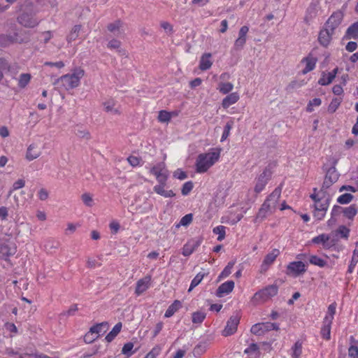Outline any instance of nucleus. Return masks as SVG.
Masks as SVG:
<instances>
[{
	"instance_id": "obj_8",
	"label": "nucleus",
	"mask_w": 358,
	"mask_h": 358,
	"mask_svg": "<svg viewBox=\"0 0 358 358\" xmlns=\"http://www.w3.org/2000/svg\"><path fill=\"white\" fill-rule=\"evenodd\" d=\"M17 248L15 243L8 240H0V257L7 258L15 254Z\"/></svg>"
},
{
	"instance_id": "obj_47",
	"label": "nucleus",
	"mask_w": 358,
	"mask_h": 358,
	"mask_svg": "<svg viewBox=\"0 0 358 358\" xmlns=\"http://www.w3.org/2000/svg\"><path fill=\"white\" fill-rule=\"evenodd\" d=\"M225 229L226 227L222 225L217 226L213 229V233L218 235L217 241H221L225 238Z\"/></svg>"
},
{
	"instance_id": "obj_37",
	"label": "nucleus",
	"mask_w": 358,
	"mask_h": 358,
	"mask_svg": "<svg viewBox=\"0 0 358 358\" xmlns=\"http://www.w3.org/2000/svg\"><path fill=\"white\" fill-rule=\"evenodd\" d=\"M181 307V303L176 300L166 310L164 317H170Z\"/></svg>"
},
{
	"instance_id": "obj_6",
	"label": "nucleus",
	"mask_w": 358,
	"mask_h": 358,
	"mask_svg": "<svg viewBox=\"0 0 358 358\" xmlns=\"http://www.w3.org/2000/svg\"><path fill=\"white\" fill-rule=\"evenodd\" d=\"M150 173L155 176L157 182H166L169 171L164 162H159L150 169Z\"/></svg>"
},
{
	"instance_id": "obj_58",
	"label": "nucleus",
	"mask_w": 358,
	"mask_h": 358,
	"mask_svg": "<svg viewBox=\"0 0 358 358\" xmlns=\"http://www.w3.org/2000/svg\"><path fill=\"white\" fill-rule=\"evenodd\" d=\"M193 189V183L191 181L186 182L183 184L181 192L184 196L187 195Z\"/></svg>"
},
{
	"instance_id": "obj_50",
	"label": "nucleus",
	"mask_w": 358,
	"mask_h": 358,
	"mask_svg": "<svg viewBox=\"0 0 358 358\" xmlns=\"http://www.w3.org/2000/svg\"><path fill=\"white\" fill-rule=\"evenodd\" d=\"M353 199V196L351 194L345 193L339 196L337 199V202L341 204L349 203Z\"/></svg>"
},
{
	"instance_id": "obj_19",
	"label": "nucleus",
	"mask_w": 358,
	"mask_h": 358,
	"mask_svg": "<svg viewBox=\"0 0 358 358\" xmlns=\"http://www.w3.org/2000/svg\"><path fill=\"white\" fill-rule=\"evenodd\" d=\"M150 282L151 277L150 275L145 276V278L138 280L136 282L135 293L137 295L143 294L150 287Z\"/></svg>"
},
{
	"instance_id": "obj_44",
	"label": "nucleus",
	"mask_w": 358,
	"mask_h": 358,
	"mask_svg": "<svg viewBox=\"0 0 358 358\" xmlns=\"http://www.w3.org/2000/svg\"><path fill=\"white\" fill-rule=\"evenodd\" d=\"M235 264V261H231L228 263V264L225 266L224 270L221 272L219 275L220 279L225 278L228 277L231 273V270Z\"/></svg>"
},
{
	"instance_id": "obj_21",
	"label": "nucleus",
	"mask_w": 358,
	"mask_h": 358,
	"mask_svg": "<svg viewBox=\"0 0 358 358\" xmlns=\"http://www.w3.org/2000/svg\"><path fill=\"white\" fill-rule=\"evenodd\" d=\"M116 101L114 99H108L103 103L104 110L113 115H120L121 109L120 106H116Z\"/></svg>"
},
{
	"instance_id": "obj_45",
	"label": "nucleus",
	"mask_w": 358,
	"mask_h": 358,
	"mask_svg": "<svg viewBox=\"0 0 358 358\" xmlns=\"http://www.w3.org/2000/svg\"><path fill=\"white\" fill-rule=\"evenodd\" d=\"M341 101L342 98L333 99L328 106V112L330 113H334L341 105Z\"/></svg>"
},
{
	"instance_id": "obj_27",
	"label": "nucleus",
	"mask_w": 358,
	"mask_h": 358,
	"mask_svg": "<svg viewBox=\"0 0 358 358\" xmlns=\"http://www.w3.org/2000/svg\"><path fill=\"white\" fill-rule=\"evenodd\" d=\"M211 57L210 53H205L201 56L199 62V68L201 70L206 71L211 67L213 64Z\"/></svg>"
},
{
	"instance_id": "obj_42",
	"label": "nucleus",
	"mask_w": 358,
	"mask_h": 358,
	"mask_svg": "<svg viewBox=\"0 0 358 358\" xmlns=\"http://www.w3.org/2000/svg\"><path fill=\"white\" fill-rule=\"evenodd\" d=\"M336 303H333L328 306L327 313L324 320L333 322L334 315L336 313Z\"/></svg>"
},
{
	"instance_id": "obj_10",
	"label": "nucleus",
	"mask_w": 358,
	"mask_h": 358,
	"mask_svg": "<svg viewBox=\"0 0 358 358\" xmlns=\"http://www.w3.org/2000/svg\"><path fill=\"white\" fill-rule=\"evenodd\" d=\"M240 322V316L238 314L233 315L230 317L227 322V325L222 331L224 336H229L234 334Z\"/></svg>"
},
{
	"instance_id": "obj_25",
	"label": "nucleus",
	"mask_w": 358,
	"mask_h": 358,
	"mask_svg": "<svg viewBox=\"0 0 358 358\" xmlns=\"http://www.w3.org/2000/svg\"><path fill=\"white\" fill-rule=\"evenodd\" d=\"M329 239L330 237L329 235L322 234L314 237L311 241L315 244H322L324 248L327 249L331 246L329 243Z\"/></svg>"
},
{
	"instance_id": "obj_40",
	"label": "nucleus",
	"mask_w": 358,
	"mask_h": 358,
	"mask_svg": "<svg viewBox=\"0 0 358 358\" xmlns=\"http://www.w3.org/2000/svg\"><path fill=\"white\" fill-rule=\"evenodd\" d=\"M346 34L349 38H358V22L354 23L348 29Z\"/></svg>"
},
{
	"instance_id": "obj_16",
	"label": "nucleus",
	"mask_w": 358,
	"mask_h": 358,
	"mask_svg": "<svg viewBox=\"0 0 358 358\" xmlns=\"http://www.w3.org/2000/svg\"><path fill=\"white\" fill-rule=\"evenodd\" d=\"M166 182H158V184L155 185L153 187L154 192L164 197V198H171L175 196L176 194L171 189H166Z\"/></svg>"
},
{
	"instance_id": "obj_63",
	"label": "nucleus",
	"mask_w": 358,
	"mask_h": 358,
	"mask_svg": "<svg viewBox=\"0 0 358 358\" xmlns=\"http://www.w3.org/2000/svg\"><path fill=\"white\" fill-rule=\"evenodd\" d=\"M37 195L41 201H45L48 199L49 192L44 188H41L38 190Z\"/></svg>"
},
{
	"instance_id": "obj_32",
	"label": "nucleus",
	"mask_w": 358,
	"mask_h": 358,
	"mask_svg": "<svg viewBox=\"0 0 358 358\" xmlns=\"http://www.w3.org/2000/svg\"><path fill=\"white\" fill-rule=\"evenodd\" d=\"M338 179V173L336 168L331 167L327 172L324 183H328L329 181V183L331 184L336 182Z\"/></svg>"
},
{
	"instance_id": "obj_26",
	"label": "nucleus",
	"mask_w": 358,
	"mask_h": 358,
	"mask_svg": "<svg viewBox=\"0 0 358 358\" xmlns=\"http://www.w3.org/2000/svg\"><path fill=\"white\" fill-rule=\"evenodd\" d=\"M273 213V212L267 206V204L263 203L255 217V222L262 221L264 219H265L267 216L272 214Z\"/></svg>"
},
{
	"instance_id": "obj_2",
	"label": "nucleus",
	"mask_w": 358,
	"mask_h": 358,
	"mask_svg": "<svg viewBox=\"0 0 358 358\" xmlns=\"http://www.w3.org/2000/svg\"><path fill=\"white\" fill-rule=\"evenodd\" d=\"M220 152L217 150L200 154L196 161V171L201 173L206 172L220 158Z\"/></svg>"
},
{
	"instance_id": "obj_24",
	"label": "nucleus",
	"mask_w": 358,
	"mask_h": 358,
	"mask_svg": "<svg viewBox=\"0 0 358 358\" xmlns=\"http://www.w3.org/2000/svg\"><path fill=\"white\" fill-rule=\"evenodd\" d=\"M240 99L239 94L238 92H232L224 97L222 101V106L227 109L230 106L236 103Z\"/></svg>"
},
{
	"instance_id": "obj_35",
	"label": "nucleus",
	"mask_w": 358,
	"mask_h": 358,
	"mask_svg": "<svg viewBox=\"0 0 358 358\" xmlns=\"http://www.w3.org/2000/svg\"><path fill=\"white\" fill-rule=\"evenodd\" d=\"M199 243L194 241L188 242L182 248V255L184 256H189L198 246Z\"/></svg>"
},
{
	"instance_id": "obj_52",
	"label": "nucleus",
	"mask_w": 358,
	"mask_h": 358,
	"mask_svg": "<svg viewBox=\"0 0 358 358\" xmlns=\"http://www.w3.org/2000/svg\"><path fill=\"white\" fill-rule=\"evenodd\" d=\"M81 199L84 204L88 207H91L94 205L92 196L90 193H85L82 194Z\"/></svg>"
},
{
	"instance_id": "obj_23",
	"label": "nucleus",
	"mask_w": 358,
	"mask_h": 358,
	"mask_svg": "<svg viewBox=\"0 0 358 358\" xmlns=\"http://www.w3.org/2000/svg\"><path fill=\"white\" fill-rule=\"evenodd\" d=\"M234 288V282L228 280L220 285L217 290V296L222 297L232 292Z\"/></svg>"
},
{
	"instance_id": "obj_33",
	"label": "nucleus",
	"mask_w": 358,
	"mask_h": 358,
	"mask_svg": "<svg viewBox=\"0 0 358 358\" xmlns=\"http://www.w3.org/2000/svg\"><path fill=\"white\" fill-rule=\"evenodd\" d=\"M122 324L121 322L117 323L113 329L106 335L105 339L110 343L117 336L122 329Z\"/></svg>"
},
{
	"instance_id": "obj_61",
	"label": "nucleus",
	"mask_w": 358,
	"mask_h": 358,
	"mask_svg": "<svg viewBox=\"0 0 358 358\" xmlns=\"http://www.w3.org/2000/svg\"><path fill=\"white\" fill-rule=\"evenodd\" d=\"M160 26L164 30L166 34H167L168 35H171L173 34V26L169 22H165V21L162 22L160 23Z\"/></svg>"
},
{
	"instance_id": "obj_18",
	"label": "nucleus",
	"mask_w": 358,
	"mask_h": 358,
	"mask_svg": "<svg viewBox=\"0 0 358 358\" xmlns=\"http://www.w3.org/2000/svg\"><path fill=\"white\" fill-rule=\"evenodd\" d=\"M211 343V339L207 338L201 341L193 349V355L194 357H200L206 352Z\"/></svg>"
},
{
	"instance_id": "obj_39",
	"label": "nucleus",
	"mask_w": 358,
	"mask_h": 358,
	"mask_svg": "<svg viewBox=\"0 0 358 358\" xmlns=\"http://www.w3.org/2000/svg\"><path fill=\"white\" fill-rule=\"evenodd\" d=\"M234 89V85L231 83L221 82L218 85L217 90L223 94H227L231 92Z\"/></svg>"
},
{
	"instance_id": "obj_59",
	"label": "nucleus",
	"mask_w": 358,
	"mask_h": 358,
	"mask_svg": "<svg viewBox=\"0 0 358 358\" xmlns=\"http://www.w3.org/2000/svg\"><path fill=\"white\" fill-rule=\"evenodd\" d=\"M127 161L129 164L132 166H142V160L136 156H129L127 158Z\"/></svg>"
},
{
	"instance_id": "obj_5",
	"label": "nucleus",
	"mask_w": 358,
	"mask_h": 358,
	"mask_svg": "<svg viewBox=\"0 0 358 358\" xmlns=\"http://www.w3.org/2000/svg\"><path fill=\"white\" fill-rule=\"evenodd\" d=\"M274 165H268L263 171L255 178V192L259 193L265 188L266 184L271 178L273 175V169Z\"/></svg>"
},
{
	"instance_id": "obj_48",
	"label": "nucleus",
	"mask_w": 358,
	"mask_h": 358,
	"mask_svg": "<svg viewBox=\"0 0 358 358\" xmlns=\"http://www.w3.org/2000/svg\"><path fill=\"white\" fill-rule=\"evenodd\" d=\"M203 277V273H197L196 275L192 280L188 292H191L194 287H196L202 281Z\"/></svg>"
},
{
	"instance_id": "obj_60",
	"label": "nucleus",
	"mask_w": 358,
	"mask_h": 358,
	"mask_svg": "<svg viewBox=\"0 0 358 358\" xmlns=\"http://www.w3.org/2000/svg\"><path fill=\"white\" fill-rule=\"evenodd\" d=\"M98 338V336L96 334H94V332H92L91 328L90 329V331L85 334L84 339L85 343H91L94 341Z\"/></svg>"
},
{
	"instance_id": "obj_49",
	"label": "nucleus",
	"mask_w": 358,
	"mask_h": 358,
	"mask_svg": "<svg viewBox=\"0 0 358 358\" xmlns=\"http://www.w3.org/2000/svg\"><path fill=\"white\" fill-rule=\"evenodd\" d=\"M234 122L232 121H229L227 122L226 125L224 126V131L221 137V141H225L228 136L230 134V131L232 129Z\"/></svg>"
},
{
	"instance_id": "obj_12",
	"label": "nucleus",
	"mask_w": 358,
	"mask_h": 358,
	"mask_svg": "<svg viewBox=\"0 0 358 358\" xmlns=\"http://www.w3.org/2000/svg\"><path fill=\"white\" fill-rule=\"evenodd\" d=\"M280 252L278 249H273L268 252L264 257L260 266V272H266L271 265L275 262L276 258L280 255Z\"/></svg>"
},
{
	"instance_id": "obj_17",
	"label": "nucleus",
	"mask_w": 358,
	"mask_h": 358,
	"mask_svg": "<svg viewBox=\"0 0 358 358\" xmlns=\"http://www.w3.org/2000/svg\"><path fill=\"white\" fill-rule=\"evenodd\" d=\"M317 62V59L310 54L304 57L301 60V64L304 65V68L302 70V73L306 74L307 73L313 71L315 67Z\"/></svg>"
},
{
	"instance_id": "obj_9",
	"label": "nucleus",
	"mask_w": 358,
	"mask_h": 358,
	"mask_svg": "<svg viewBox=\"0 0 358 358\" xmlns=\"http://www.w3.org/2000/svg\"><path fill=\"white\" fill-rule=\"evenodd\" d=\"M278 329L279 327L276 323L262 322L254 324L250 331L253 334L261 335L266 331L273 329L278 330Z\"/></svg>"
},
{
	"instance_id": "obj_22",
	"label": "nucleus",
	"mask_w": 358,
	"mask_h": 358,
	"mask_svg": "<svg viewBox=\"0 0 358 358\" xmlns=\"http://www.w3.org/2000/svg\"><path fill=\"white\" fill-rule=\"evenodd\" d=\"M333 34L334 32H331L330 29L327 27L324 29L321 30L318 38L320 43L327 47L331 42Z\"/></svg>"
},
{
	"instance_id": "obj_62",
	"label": "nucleus",
	"mask_w": 358,
	"mask_h": 358,
	"mask_svg": "<svg viewBox=\"0 0 358 358\" xmlns=\"http://www.w3.org/2000/svg\"><path fill=\"white\" fill-rule=\"evenodd\" d=\"M337 234H339L342 238H347L349 236L350 229L345 226L341 225L338 227Z\"/></svg>"
},
{
	"instance_id": "obj_28",
	"label": "nucleus",
	"mask_w": 358,
	"mask_h": 358,
	"mask_svg": "<svg viewBox=\"0 0 358 358\" xmlns=\"http://www.w3.org/2000/svg\"><path fill=\"white\" fill-rule=\"evenodd\" d=\"M108 329V322H101L94 325L91 327L92 332H94V334L98 336V338L106 333Z\"/></svg>"
},
{
	"instance_id": "obj_29",
	"label": "nucleus",
	"mask_w": 358,
	"mask_h": 358,
	"mask_svg": "<svg viewBox=\"0 0 358 358\" xmlns=\"http://www.w3.org/2000/svg\"><path fill=\"white\" fill-rule=\"evenodd\" d=\"M332 322L323 320V324L321 328V335L324 339L329 340L331 338V327Z\"/></svg>"
},
{
	"instance_id": "obj_51",
	"label": "nucleus",
	"mask_w": 358,
	"mask_h": 358,
	"mask_svg": "<svg viewBox=\"0 0 358 358\" xmlns=\"http://www.w3.org/2000/svg\"><path fill=\"white\" fill-rule=\"evenodd\" d=\"M206 314L203 312H195L192 314V322L201 324L205 319Z\"/></svg>"
},
{
	"instance_id": "obj_1",
	"label": "nucleus",
	"mask_w": 358,
	"mask_h": 358,
	"mask_svg": "<svg viewBox=\"0 0 358 358\" xmlns=\"http://www.w3.org/2000/svg\"><path fill=\"white\" fill-rule=\"evenodd\" d=\"M315 192L310 195V198L313 201V215L314 218L320 221L324 219L330 203V199L320 192Z\"/></svg>"
},
{
	"instance_id": "obj_46",
	"label": "nucleus",
	"mask_w": 358,
	"mask_h": 358,
	"mask_svg": "<svg viewBox=\"0 0 358 358\" xmlns=\"http://www.w3.org/2000/svg\"><path fill=\"white\" fill-rule=\"evenodd\" d=\"M322 104V100L320 98H315L310 100L306 107L307 112H313L315 107H318Z\"/></svg>"
},
{
	"instance_id": "obj_64",
	"label": "nucleus",
	"mask_w": 358,
	"mask_h": 358,
	"mask_svg": "<svg viewBox=\"0 0 358 358\" xmlns=\"http://www.w3.org/2000/svg\"><path fill=\"white\" fill-rule=\"evenodd\" d=\"M348 355L352 358H358V347L351 345L348 349Z\"/></svg>"
},
{
	"instance_id": "obj_56",
	"label": "nucleus",
	"mask_w": 358,
	"mask_h": 358,
	"mask_svg": "<svg viewBox=\"0 0 358 358\" xmlns=\"http://www.w3.org/2000/svg\"><path fill=\"white\" fill-rule=\"evenodd\" d=\"M192 221V214H187L185 216H183L179 224H177V227H179L180 226H187L189 225Z\"/></svg>"
},
{
	"instance_id": "obj_34",
	"label": "nucleus",
	"mask_w": 358,
	"mask_h": 358,
	"mask_svg": "<svg viewBox=\"0 0 358 358\" xmlns=\"http://www.w3.org/2000/svg\"><path fill=\"white\" fill-rule=\"evenodd\" d=\"M290 351L292 358H300L302 355V343L299 341H296L292 347Z\"/></svg>"
},
{
	"instance_id": "obj_11",
	"label": "nucleus",
	"mask_w": 358,
	"mask_h": 358,
	"mask_svg": "<svg viewBox=\"0 0 358 358\" xmlns=\"http://www.w3.org/2000/svg\"><path fill=\"white\" fill-rule=\"evenodd\" d=\"M282 189L280 187L275 188L266 198L264 203L274 213L278 206V201L281 196Z\"/></svg>"
},
{
	"instance_id": "obj_30",
	"label": "nucleus",
	"mask_w": 358,
	"mask_h": 358,
	"mask_svg": "<svg viewBox=\"0 0 358 358\" xmlns=\"http://www.w3.org/2000/svg\"><path fill=\"white\" fill-rule=\"evenodd\" d=\"M358 212V208L355 204H352L348 207L343 208V215L349 220H353Z\"/></svg>"
},
{
	"instance_id": "obj_15",
	"label": "nucleus",
	"mask_w": 358,
	"mask_h": 358,
	"mask_svg": "<svg viewBox=\"0 0 358 358\" xmlns=\"http://www.w3.org/2000/svg\"><path fill=\"white\" fill-rule=\"evenodd\" d=\"M343 17V14L341 11L334 13L328 19L326 27L329 28L331 32L341 24Z\"/></svg>"
},
{
	"instance_id": "obj_54",
	"label": "nucleus",
	"mask_w": 358,
	"mask_h": 358,
	"mask_svg": "<svg viewBox=\"0 0 358 358\" xmlns=\"http://www.w3.org/2000/svg\"><path fill=\"white\" fill-rule=\"evenodd\" d=\"M134 346V345L133 343L129 342L125 343L122 349V354L127 355V357H130L133 354L132 350Z\"/></svg>"
},
{
	"instance_id": "obj_43",
	"label": "nucleus",
	"mask_w": 358,
	"mask_h": 358,
	"mask_svg": "<svg viewBox=\"0 0 358 358\" xmlns=\"http://www.w3.org/2000/svg\"><path fill=\"white\" fill-rule=\"evenodd\" d=\"M21 41L17 38V36H0V44L1 45H8L10 43L13 42H20Z\"/></svg>"
},
{
	"instance_id": "obj_13",
	"label": "nucleus",
	"mask_w": 358,
	"mask_h": 358,
	"mask_svg": "<svg viewBox=\"0 0 358 358\" xmlns=\"http://www.w3.org/2000/svg\"><path fill=\"white\" fill-rule=\"evenodd\" d=\"M20 24L26 27L33 28L39 24V20L31 13H22L18 17Z\"/></svg>"
},
{
	"instance_id": "obj_55",
	"label": "nucleus",
	"mask_w": 358,
	"mask_h": 358,
	"mask_svg": "<svg viewBox=\"0 0 358 358\" xmlns=\"http://www.w3.org/2000/svg\"><path fill=\"white\" fill-rule=\"evenodd\" d=\"M161 350V347L156 345L146 355L145 358H157Z\"/></svg>"
},
{
	"instance_id": "obj_41",
	"label": "nucleus",
	"mask_w": 358,
	"mask_h": 358,
	"mask_svg": "<svg viewBox=\"0 0 358 358\" xmlns=\"http://www.w3.org/2000/svg\"><path fill=\"white\" fill-rule=\"evenodd\" d=\"M31 78L29 73H22L18 78V86L20 88L25 87L30 82Z\"/></svg>"
},
{
	"instance_id": "obj_38",
	"label": "nucleus",
	"mask_w": 358,
	"mask_h": 358,
	"mask_svg": "<svg viewBox=\"0 0 358 358\" xmlns=\"http://www.w3.org/2000/svg\"><path fill=\"white\" fill-rule=\"evenodd\" d=\"M80 29H81L80 25H75L74 27H73L70 33L69 34V35L66 37V40H67L68 43H71L72 41H74L75 40H76V38L79 36Z\"/></svg>"
},
{
	"instance_id": "obj_3",
	"label": "nucleus",
	"mask_w": 358,
	"mask_h": 358,
	"mask_svg": "<svg viewBox=\"0 0 358 358\" xmlns=\"http://www.w3.org/2000/svg\"><path fill=\"white\" fill-rule=\"evenodd\" d=\"M85 71L80 68L74 69L73 73L61 76L57 83H61L64 88L69 90L79 86L80 79L84 76Z\"/></svg>"
},
{
	"instance_id": "obj_20",
	"label": "nucleus",
	"mask_w": 358,
	"mask_h": 358,
	"mask_svg": "<svg viewBox=\"0 0 358 358\" xmlns=\"http://www.w3.org/2000/svg\"><path fill=\"white\" fill-rule=\"evenodd\" d=\"M338 71V68H335L330 72H322L321 78L318 80V83L323 86L330 84L335 78Z\"/></svg>"
},
{
	"instance_id": "obj_57",
	"label": "nucleus",
	"mask_w": 358,
	"mask_h": 358,
	"mask_svg": "<svg viewBox=\"0 0 358 358\" xmlns=\"http://www.w3.org/2000/svg\"><path fill=\"white\" fill-rule=\"evenodd\" d=\"M122 26V22L120 20L115 21L113 23H110L108 25V29L112 32L115 34L119 31L120 28Z\"/></svg>"
},
{
	"instance_id": "obj_14",
	"label": "nucleus",
	"mask_w": 358,
	"mask_h": 358,
	"mask_svg": "<svg viewBox=\"0 0 358 358\" xmlns=\"http://www.w3.org/2000/svg\"><path fill=\"white\" fill-rule=\"evenodd\" d=\"M42 154V150L37 143H31L26 151L25 159L29 161H33L38 158Z\"/></svg>"
},
{
	"instance_id": "obj_4",
	"label": "nucleus",
	"mask_w": 358,
	"mask_h": 358,
	"mask_svg": "<svg viewBox=\"0 0 358 358\" xmlns=\"http://www.w3.org/2000/svg\"><path fill=\"white\" fill-rule=\"evenodd\" d=\"M278 292V287L275 285H268L264 289L257 292L251 299L254 305L265 303L275 296Z\"/></svg>"
},
{
	"instance_id": "obj_53",
	"label": "nucleus",
	"mask_w": 358,
	"mask_h": 358,
	"mask_svg": "<svg viewBox=\"0 0 358 358\" xmlns=\"http://www.w3.org/2000/svg\"><path fill=\"white\" fill-rule=\"evenodd\" d=\"M171 118V115L166 110H161L159 113L158 120L161 122H168Z\"/></svg>"
},
{
	"instance_id": "obj_31",
	"label": "nucleus",
	"mask_w": 358,
	"mask_h": 358,
	"mask_svg": "<svg viewBox=\"0 0 358 358\" xmlns=\"http://www.w3.org/2000/svg\"><path fill=\"white\" fill-rule=\"evenodd\" d=\"M358 263V243H356V248L353 250L352 256L348 266V268L347 271L348 273H352L354 271V269Z\"/></svg>"
},
{
	"instance_id": "obj_7",
	"label": "nucleus",
	"mask_w": 358,
	"mask_h": 358,
	"mask_svg": "<svg viewBox=\"0 0 358 358\" xmlns=\"http://www.w3.org/2000/svg\"><path fill=\"white\" fill-rule=\"evenodd\" d=\"M306 270V264L301 261L292 262L287 266V274L293 277L303 274Z\"/></svg>"
},
{
	"instance_id": "obj_36",
	"label": "nucleus",
	"mask_w": 358,
	"mask_h": 358,
	"mask_svg": "<svg viewBox=\"0 0 358 358\" xmlns=\"http://www.w3.org/2000/svg\"><path fill=\"white\" fill-rule=\"evenodd\" d=\"M308 260L310 264L323 268L327 265V262L317 255H308Z\"/></svg>"
}]
</instances>
